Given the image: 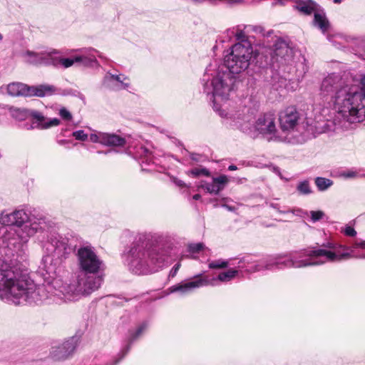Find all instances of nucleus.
<instances>
[{
  "label": "nucleus",
  "mask_w": 365,
  "mask_h": 365,
  "mask_svg": "<svg viewBox=\"0 0 365 365\" xmlns=\"http://www.w3.org/2000/svg\"><path fill=\"white\" fill-rule=\"evenodd\" d=\"M0 269V296L7 297L15 304L56 303L74 302L87 297L98 289L103 282V275H93L80 272L76 279L68 284L36 285L26 274L7 269Z\"/></svg>",
  "instance_id": "1"
},
{
  "label": "nucleus",
  "mask_w": 365,
  "mask_h": 365,
  "mask_svg": "<svg viewBox=\"0 0 365 365\" xmlns=\"http://www.w3.org/2000/svg\"><path fill=\"white\" fill-rule=\"evenodd\" d=\"M361 85L347 76L331 73L321 84V94L330 96L336 115L333 121L327 120L321 133L346 127L345 123L361 122L365 119V76Z\"/></svg>",
  "instance_id": "2"
},
{
  "label": "nucleus",
  "mask_w": 365,
  "mask_h": 365,
  "mask_svg": "<svg viewBox=\"0 0 365 365\" xmlns=\"http://www.w3.org/2000/svg\"><path fill=\"white\" fill-rule=\"evenodd\" d=\"M357 249L365 250V240H356L350 247L342 246L331 242L323 243L320 246L307 250L290 252L288 255H277L265 262L255 265L248 272H258L274 268L295 267L322 264L327 262H339L351 257L365 258V253L356 252Z\"/></svg>",
  "instance_id": "3"
},
{
  "label": "nucleus",
  "mask_w": 365,
  "mask_h": 365,
  "mask_svg": "<svg viewBox=\"0 0 365 365\" xmlns=\"http://www.w3.org/2000/svg\"><path fill=\"white\" fill-rule=\"evenodd\" d=\"M170 259L168 250L155 246L145 235H140L128 254L129 269L137 274H148L165 266Z\"/></svg>",
  "instance_id": "4"
},
{
  "label": "nucleus",
  "mask_w": 365,
  "mask_h": 365,
  "mask_svg": "<svg viewBox=\"0 0 365 365\" xmlns=\"http://www.w3.org/2000/svg\"><path fill=\"white\" fill-rule=\"evenodd\" d=\"M245 110L242 114L236 113L230 116V118L237 121L243 133L252 138H256L259 134L268 135L276 133L275 115L273 113H262L254 120V110L248 108Z\"/></svg>",
  "instance_id": "5"
},
{
  "label": "nucleus",
  "mask_w": 365,
  "mask_h": 365,
  "mask_svg": "<svg viewBox=\"0 0 365 365\" xmlns=\"http://www.w3.org/2000/svg\"><path fill=\"white\" fill-rule=\"evenodd\" d=\"M0 224L16 227L15 233L22 242H26L31 237L45 227L43 219H31L23 209L11 212L3 211L0 215Z\"/></svg>",
  "instance_id": "6"
},
{
  "label": "nucleus",
  "mask_w": 365,
  "mask_h": 365,
  "mask_svg": "<svg viewBox=\"0 0 365 365\" xmlns=\"http://www.w3.org/2000/svg\"><path fill=\"white\" fill-rule=\"evenodd\" d=\"M236 79L232 73L229 71L219 72L212 78L210 83L205 85V92L207 95L211 94L214 109L219 113L222 117L230 118L235 113H229L222 108L223 103H225L230 94L234 90Z\"/></svg>",
  "instance_id": "7"
},
{
  "label": "nucleus",
  "mask_w": 365,
  "mask_h": 365,
  "mask_svg": "<svg viewBox=\"0 0 365 365\" xmlns=\"http://www.w3.org/2000/svg\"><path fill=\"white\" fill-rule=\"evenodd\" d=\"M274 52L272 56L274 67H277L279 72L287 78L296 71V62L294 59V51L293 48L282 39L276 41L274 45Z\"/></svg>",
  "instance_id": "8"
},
{
  "label": "nucleus",
  "mask_w": 365,
  "mask_h": 365,
  "mask_svg": "<svg viewBox=\"0 0 365 365\" xmlns=\"http://www.w3.org/2000/svg\"><path fill=\"white\" fill-rule=\"evenodd\" d=\"M252 53L251 43H245L243 45L235 44L231 52L225 58V64L229 72L233 74L245 71L250 65Z\"/></svg>",
  "instance_id": "9"
},
{
  "label": "nucleus",
  "mask_w": 365,
  "mask_h": 365,
  "mask_svg": "<svg viewBox=\"0 0 365 365\" xmlns=\"http://www.w3.org/2000/svg\"><path fill=\"white\" fill-rule=\"evenodd\" d=\"M77 262L80 272L101 275L105 269L103 261L91 245L81 247L77 251Z\"/></svg>",
  "instance_id": "10"
},
{
  "label": "nucleus",
  "mask_w": 365,
  "mask_h": 365,
  "mask_svg": "<svg viewBox=\"0 0 365 365\" xmlns=\"http://www.w3.org/2000/svg\"><path fill=\"white\" fill-rule=\"evenodd\" d=\"M4 109L5 112H8L14 118L19 121L24 120L29 116L32 117L34 119L32 124L30 125L27 124L24 125V128L26 130L34 128L47 129L60 124V120L56 118L46 121V118L36 110L13 108L8 106H5Z\"/></svg>",
  "instance_id": "11"
},
{
  "label": "nucleus",
  "mask_w": 365,
  "mask_h": 365,
  "mask_svg": "<svg viewBox=\"0 0 365 365\" xmlns=\"http://www.w3.org/2000/svg\"><path fill=\"white\" fill-rule=\"evenodd\" d=\"M7 93L11 96L44 97L52 95L56 88L51 85L29 86L21 83H11L7 86Z\"/></svg>",
  "instance_id": "12"
},
{
  "label": "nucleus",
  "mask_w": 365,
  "mask_h": 365,
  "mask_svg": "<svg viewBox=\"0 0 365 365\" xmlns=\"http://www.w3.org/2000/svg\"><path fill=\"white\" fill-rule=\"evenodd\" d=\"M58 53L56 50L49 53L50 61H46L47 65H53L54 66H62L63 68H69L74 63H81L86 66H98V61L95 55L89 56H78L74 58H64L55 55Z\"/></svg>",
  "instance_id": "13"
},
{
  "label": "nucleus",
  "mask_w": 365,
  "mask_h": 365,
  "mask_svg": "<svg viewBox=\"0 0 365 365\" xmlns=\"http://www.w3.org/2000/svg\"><path fill=\"white\" fill-rule=\"evenodd\" d=\"M299 119L300 115L297 108L293 106L287 107L279 113L280 128L283 132L294 130L299 124Z\"/></svg>",
  "instance_id": "14"
},
{
  "label": "nucleus",
  "mask_w": 365,
  "mask_h": 365,
  "mask_svg": "<svg viewBox=\"0 0 365 365\" xmlns=\"http://www.w3.org/2000/svg\"><path fill=\"white\" fill-rule=\"evenodd\" d=\"M49 242L53 247V255L60 259H66L72 252L73 247L67 237L58 234H53Z\"/></svg>",
  "instance_id": "15"
},
{
  "label": "nucleus",
  "mask_w": 365,
  "mask_h": 365,
  "mask_svg": "<svg viewBox=\"0 0 365 365\" xmlns=\"http://www.w3.org/2000/svg\"><path fill=\"white\" fill-rule=\"evenodd\" d=\"M209 284L208 280L205 279L195 277L193 279L181 282L170 287V292H180L182 294L190 293L194 289L200 287L206 286Z\"/></svg>",
  "instance_id": "16"
},
{
  "label": "nucleus",
  "mask_w": 365,
  "mask_h": 365,
  "mask_svg": "<svg viewBox=\"0 0 365 365\" xmlns=\"http://www.w3.org/2000/svg\"><path fill=\"white\" fill-rule=\"evenodd\" d=\"M228 182V177L225 175H221L218 177L212 178L211 182H205L200 187L210 194L217 195L225 189Z\"/></svg>",
  "instance_id": "17"
},
{
  "label": "nucleus",
  "mask_w": 365,
  "mask_h": 365,
  "mask_svg": "<svg viewBox=\"0 0 365 365\" xmlns=\"http://www.w3.org/2000/svg\"><path fill=\"white\" fill-rule=\"evenodd\" d=\"M126 79L128 78L123 74L114 75L108 73L104 77L103 83L113 90H125L130 86L129 83L124 82Z\"/></svg>",
  "instance_id": "18"
},
{
  "label": "nucleus",
  "mask_w": 365,
  "mask_h": 365,
  "mask_svg": "<svg viewBox=\"0 0 365 365\" xmlns=\"http://www.w3.org/2000/svg\"><path fill=\"white\" fill-rule=\"evenodd\" d=\"M296 4L294 9L300 13L309 16L318 10L319 5L313 0H292Z\"/></svg>",
  "instance_id": "19"
},
{
  "label": "nucleus",
  "mask_w": 365,
  "mask_h": 365,
  "mask_svg": "<svg viewBox=\"0 0 365 365\" xmlns=\"http://www.w3.org/2000/svg\"><path fill=\"white\" fill-rule=\"evenodd\" d=\"M314 25L318 27L323 33L328 31L330 24L323 10H317L314 14Z\"/></svg>",
  "instance_id": "20"
},
{
  "label": "nucleus",
  "mask_w": 365,
  "mask_h": 365,
  "mask_svg": "<svg viewBox=\"0 0 365 365\" xmlns=\"http://www.w3.org/2000/svg\"><path fill=\"white\" fill-rule=\"evenodd\" d=\"M102 145L107 146H123L125 139L113 133H103Z\"/></svg>",
  "instance_id": "21"
},
{
  "label": "nucleus",
  "mask_w": 365,
  "mask_h": 365,
  "mask_svg": "<svg viewBox=\"0 0 365 365\" xmlns=\"http://www.w3.org/2000/svg\"><path fill=\"white\" fill-rule=\"evenodd\" d=\"M78 339L77 337H71L66 341L61 348V356L66 357L73 353L78 345Z\"/></svg>",
  "instance_id": "22"
},
{
  "label": "nucleus",
  "mask_w": 365,
  "mask_h": 365,
  "mask_svg": "<svg viewBox=\"0 0 365 365\" xmlns=\"http://www.w3.org/2000/svg\"><path fill=\"white\" fill-rule=\"evenodd\" d=\"M28 56L27 62L32 64L44 63L47 64L46 61H50L49 53L46 54H39L32 52H27Z\"/></svg>",
  "instance_id": "23"
},
{
  "label": "nucleus",
  "mask_w": 365,
  "mask_h": 365,
  "mask_svg": "<svg viewBox=\"0 0 365 365\" xmlns=\"http://www.w3.org/2000/svg\"><path fill=\"white\" fill-rule=\"evenodd\" d=\"M315 184L319 190L324 191L333 185V181L328 178L317 177L315 178Z\"/></svg>",
  "instance_id": "24"
},
{
  "label": "nucleus",
  "mask_w": 365,
  "mask_h": 365,
  "mask_svg": "<svg viewBox=\"0 0 365 365\" xmlns=\"http://www.w3.org/2000/svg\"><path fill=\"white\" fill-rule=\"evenodd\" d=\"M238 271L237 269H229L227 272H224L217 276V279L221 282H229L236 277Z\"/></svg>",
  "instance_id": "25"
},
{
  "label": "nucleus",
  "mask_w": 365,
  "mask_h": 365,
  "mask_svg": "<svg viewBox=\"0 0 365 365\" xmlns=\"http://www.w3.org/2000/svg\"><path fill=\"white\" fill-rule=\"evenodd\" d=\"M234 30H235V29H232V33L235 34L236 40L238 41V42L236 44L243 45L245 43H250L247 40V37L245 33L242 30L240 29L238 27L236 29L237 30L236 33H235Z\"/></svg>",
  "instance_id": "26"
},
{
  "label": "nucleus",
  "mask_w": 365,
  "mask_h": 365,
  "mask_svg": "<svg viewBox=\"0 0 365 365\" xmlns=\"http://www.w3.org/2000/svg\"><path fill=\"white\" fill-rule=\"evenodd\" d=\"M297 190L302 195H309L312 192L307 180L300 182L297 187Z\"/></svg>",
  "instance_id": "27"
},
{
  "label": "nucleus",
  "mask_w": 365,
  "mask_h": 365,
  "mask_svg": "<svg viewBox=\"0 0 365 365\" xmlns=\"http://www.w3.org/2000/svg\"><path fill=\"white\" fill-rule=\"evenodd\" d=\"M230 264L229 261L223 260V259H217L213 262H211L208 267L210 269H222L226 268Z\"/></svg>",
  "instance_id": "28"
},
{
  "label": "nucleus",
  "mask_w": 365,
  "mask_h": 365,
  "mask_svg": "<svg viewBox=\"0 0 365 365\" xmlns=\"http://www.w3.org/2000/svg\"><path fill=\"white\" fill-rule=\"evenodd\" d=\"M4 264L8 266V267H7L8 269H11V270H13V271L15 270L16 272H21L19 269H18V268H16L15 267L11 266L9 264L6 262L4 260L0 259V269L3 268V265H4ZM0 298L1 299H3V300H6L8 302H11V299L9 297H1L0 296Z\"/></svg>",
  "instance_id": "29"
},
{
  "label": "nucleus",
  "mask_w": 365,
  "mask_h": 365,
  "mask_svg": "<svg viewBox=\"0 0 365 365\" xmlns=\"http://www.w3.org/2000/svg\"><path fill=\"white\" fill-rule=\"evenodd\" d=\"M190 173L194 176L205 175L209 176L210 172L206 168H194L190 170Z\"/></svg>",
  "instance_id": "30"
},
{
  "label": "nucleus",
  "mask_w": 365,
  "mask_h": 365,
  "mask_svg": "<svg viewBox=\"0 0 365 365\" xmlns=\"http://www.w3.org/2000/svg\"><path fill=\"white\" fill-rule=\"evenodd\" d=\"M72 135L78 140L85 141L88 138V135L85 133V132L83 130H78L76 131H74L72 133Z\"/></svg>",
  "instance_id": "31"
},
{
  "label": "nucleus",
  "mask_w": 365,
  "mask_h": 365,
  "mask_svg": "<svg viewBox=\"0 0 365 365\" xmlns=\"http://www.w3.org/2000/svg\"><path fill=\"white\" fill-rule=\"evenodd\" d=\"M103 135V132H97V133H92L90 135V140L91 142H93V143H98L102 144Z\"/></svg>",
  "instance_id": "32"
},
{
  "label": "nucleus",
  "mask_w": 365,
  "mask_h": 365,
  "mask_svg": "<svg viewBox=\"0 0 365 365\" xmlns=\"http://www.w3.org/2000/svg\"><path fill=\"white\" fill-rule=\"evenodd\" d=\"M203 248H204V245H203V243H201V242L196 243V244H191L188 246V250L190 252H192V253L199 252Z\"/></svg>",
  "instance_id": "33"
},
{
  "label": "nucleus",
  "mask_w": 365,
  "mask_h": 365,
  "mask_svg": "<svg viewBox=\"0 0 365 365\" xmlns=\"http://www.w3.org/2000/svg\"><path fill=\"white\" fill-rule=\"evenodd\" d=\"M59 115L66 120H71L72 119L71 113L66 108H62L59 110Z\"/></svg>",
  "instance_id": "34"
},
{
  "label": "nucleus",
  "mask_w": 365,
  "mask_h": 365,
  "mask_svg": "<svg viewBox=\"0 0 365 365\" xmlns=\"http://www.w3.org/2000/svg\"><path fill=\"white\" fill-rule=\"evenodd\" d=\"M311 219L313 222H317L321 220L323 216L324 215V213L322 211L318 210V211H311Z\"/></svg>",
  "instance_id": "35"
},
{
  "label": "nucleus",
  "mask_w": 365,
  "mask_h": 365,
  "mask_svg": "<svg viewBox=\"0 0 365 365\" xmlns=\"http://www.w3.org/2000/svg\"><path fill=\"white\" fill-rule=\"evenodd\" d=\"M148 324L146 323L142 324L138 329L136 330L133 336L131 337V341L135 340L137 339L142 333L143 331L147 328Z\"/></svg>",
  "instance_id": "36"
},
{
  "label": "nucleus",
  "mask_w": 365,
  "mask_h": 365,
  "mask_svg": "<svg viewBox=\"0 0 365 365\" xmlns=\"http://www.w3.org/2000/svg\"><path fill=\"white\" fill-rule=\"evenodd\" d=\"M344 233L346 236H349V237H354L356 235V230L353 227H351L350 226H346L344 228Z\"/></svg>",
  "instance_id": "37"
},
{
  "label": "nucleus",
  "mask_w": 365,
  "mask_h": 365,
  "mask_svg": "<svg viewBox=\"0 0 365 365\" xmlns=\"http://www.w3.org/2000/svg\"><path fill=\"white\" fill-rule=\"evenodd\" d=\"M180 267V263H178V264H176L173 267V269H171V271H170V275H171L172 277H174V276L176 274V273L178 272V269H179Z\"/></svg>",
  "instance_id": "38"
},
{
  "label": "nucleus",
  "mask_w": 365,
  "mask_h": 365,
  "mask_svg": "<svg viewBox=\"0 0 365 365\" xmlns=\"http://www.w3.org/2000/svg\"><path fill=\"white\" fill-rule=\"evenodd\" d=\"M356 173L352 172V171H349V172L343 173V176H344L345 178H354L356 176Z\"/></svg>",
  "instance_id": "39"
},
{
  "label": "nucleus",
  "mask_w": 365,
  "mask_h": 365,
  "mask_svg": "<svg viewBox=\"0 0 365 365\" xmlns=\"http://www.w3.org/2000/svg\"><path fill=\"white\" fill-rule=\"evenodd\" d=\"M287 1H292V0H277L276 4L284 6Z\"/></svg>",
  "instance_id": "40"
},
{
  "label": "nucleus",
  "mask_w": 365,
  "mask_h": 365,
  "mask_svg": "<svg viewBox=\"0 0 365 365\" xmlns=\"http://www.w3.org/2000/svg\"><path fill=\"white\" fill-rule=\"evenodd\" d=\"M175 183L180 187H184L185 185V183L180 180H175Z\"/></svg>",
  "instance_id": "41"
},
{
  "label": "nucleus",
  "mask_w": 365,
  "mask_h": 365,
  "mask_svg": "<svg viewBox=\"0 0 365 365\" xmlns=\"http://www.w3.org/2000/svg\"><path fill=\"white\" fill-rule=\"evenodd\" d=\"M224 207H225L226 209H227L229 211H235V208L232 206H230L228 205H222Z\"/></svg>",
  "instance_id": "42"
},
{
  "label": "nucleus",
  "mask_w": 365,
  "mask_h": 365,
  "mask_svg": "<svg viewBox=\"0 0 365 365\" xmlns=\"http://www.w3.org/2000/svg\"><path fill=\"white\" fill-rule=\"evenodd\" d=\"M228 170H230V171L235 170H237V166L235 165H230L228 167Z\"/></svg>",
  "instance_id": "43"
},
{
  "label": "nucleus",
  "mask_w": 365,
  "mask_h": 365,
  "mask_svg": "<svg viewBox=\"0 0 365 365\" xmlns=\"http://www.w3.org/2000/svg\"><path fill=\"white\" fill-rule=\"evenodd\" d=\"M192 198L195 200H198L201 198V195L200 194H195L193 195Z\"/></svg>",
  "instance_id": "44"
},
{
  "label": "nucleus",
  "mask_w": 365,
  "mask_h": 365,
  "mask_svg": "<svg viewBox=\"0 0 365 365\" xmlns=\"http://www.w3.org/2000/svg\"><path fill=\"white\" fill-rule=\"evenodd\" d=\"M128 349H129V347H128V348L126 349V350H125V351H124V352H123V354H122L121 358H123V357L126 354V353L128 351Z\"/></svg>",
  "instance_id": "45"
},
{
  "label": "nucleus",
  "mask_w": 365,
  "mask_h": 365,
  "mask_svg": "<svg viewBox=\"0 0 365 365\" xmlns=\"http://www.w3.org/2000/svg\"><path fill=\"white\" fill-rule=\"evenodd\" d=\"M342 0H334V3H341Z\"/></svg>",
  "instance_id": "46"
},
{
  "label": "nucleus",
  "mask_w": 365,
  "mask_h": 365,
  "mask_svg": "<svg viewBox=\"0 0 365 365\" xmlns=\"http://www.w3.org/2000/svg\"><path fill=\"white\" fill-rule=\"evenodd\" d=\"M271 205H272V207H273L274 208L277 209V205H273V204H272Z\"/></svg>",
  "instance_id": "47"
},
{
  "label": "nucleus",
  "mask_w": 365,
  "mask_h": 365,
  "mask_svg": "<svg viewBox=\"0 0 365 365\" xmlns=\"http://www.w3.org/2000/svg\"><path fill=\"white\" fill-rule=\"evenodd\" d=\"M2 38H3V36H2V35L0 34V41H1V40H2Z\"/></svg>",
  "instance_id": "48"
},
{
  "label": "nucleus",
  "mask_w": 365,
  "mask_h": 365,
  "mask_svg": "<svg viewBox=\"0 0 365 365\" xmlns=\"http://www.w3.org/2000/svg\"><path fill=\"white\" fill-rule=\"evenodd\" d=\"M192 160H196V159H195V156L192 157Z\"/></svg>",
  "instance_id": "49"
},
{
  "label": "nucleus",
  "mask_w": 365,
  "mask_h": 365,
  "mask_svg": "<svg viewBox=\"0 0 365 365\" xmlns=\"http://www.w3.org/2000/svg\"><path fill=\"white\" fill-rule=\"evenodd\" d=\"M192 160H196V159H195V156L192 157Z\"/></svg>",
  "instance_id": "50"
}]
</instances>
